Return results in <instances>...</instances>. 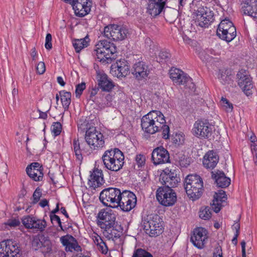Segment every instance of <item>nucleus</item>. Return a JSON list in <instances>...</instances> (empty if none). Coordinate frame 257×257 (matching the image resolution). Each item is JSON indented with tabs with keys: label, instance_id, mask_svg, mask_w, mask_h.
<instances>
[{
	"label": "nucleus",
	"instance_id": "69168bd1",
	"mask_svg": "<svg viewBox=\"0 0 257 257\" xmlns=\"http://www.w3.org/2000/svg\"><path fill=\"white\" fill-rule=\"evenodd\" d=\"M213 257H223L221 247L219 246L216 248L215 251L213 253Z\"/></svg>",
	"mask_w": 257,
	"mask_h": 257
},
{
	"label": "nucleus",
	"instance_id": "5701e85b",
	"mask_svg": "<svg viewBox=\"0 0 257 257\" xmlns=\"http://www.w3.org/2000/svg\"><path fill=\"white\" fill-rule=\"evenodd\" d=\"M122 230V227L117 222L103 229L102 233L108 240L115 241L121 236Z\"/></svg>",
	"mask_w": 257,
	"mask_h": 257
},
{
	"label": "nucleus",
	"instance_id": "680f3d73",
	"mask_svg": "<svg viewBox=\"0 0 257 257\" xmlns=\"http://www.w3.org/2000/svg\"><path fill=\"white\" fill-rule=\"evenodd\" d=\"M71 3H75L77 4H80L82 5H89L91 6V2L90 0H72Z\"/></svg>",
	"mask_w": 257,
	"mask_h": 257
},
{
	"label": "nucleus",
	"instance_id": "49530a36",
	"mask_svg": "<svg viewBox=\"0 0 257 257\" xmlns=\"http://www.w3.org/2000/svg\"><path fill=\"white\" fill-rule=\"evenodd\" d=\"M34 220H35V217L27 216L22 219V223L26 228L31 229Z\"/></svg>",
	"mask_w": 257,
	"mask_h": 257
},
{
	"label": "nucleus",
	"instance_id": "393cba45",
	"mask_svg": "<svg viewBox=\"0 0 257 257\" xmlns=\"http://www.w3.org/2000/svg\"><path fill=\"white\" fill-rule=\"evenodd\" d=\"M104 183L102 171L94 168L91 172L88 180V184L93 189L99 187Z\"/></svg>",
	"mask_w": 257,
	"mask_h": 257
},
{
	"label": "nucleus",
	"instance_id": "20e7f679",
	"mask_svg": "<svg viewBox=\"0 0 257 257\" xmlns=\"http://www.w3.org/2000/svg\"><path fill=\"white\" fill-rule=\"evenodd\" d=\"M203 182L197 174L188 175L185 179L184 188L188 197L193 201L199 199L203 193Z\"/></svg>",
	"mask_w": 257,
	"mask_h": 257
},
{
	"label": "nucleus",
	"instance_id": "338daca9",
	"mask_svg": "<svg viewBox=\"0 0 257 257\" xmlns=\"http://www.w3.org/2000/svg\"><path fill=\"white\" fill-rule=\"evenodd\" d=\"M105 98L106 100V103L105 104V106L107 107L110 106L112 105L111 102L112 100V96L108 94L105 96Z\"/></svg>",
	"mask_w": 257,
	"mask_h": 257
},
{
	"label": "nucleus",
	"instance_id": "f257e3e1",
	"mask_svg": "<svg viewBox=\"0 0 257 257\" xmlns=\"http://www.w3.org/2000/svg\"><path fill=\"white\" fill-rule=\"evenodd\" d=\"M101 159L105 168L114 172H117L122 169L124 163V155L118 148L105 151Z\"/></svg>",
	"mask_w": 257,
	"mask_h": 257
},
{
	"label": "nucleus",
	"instance_id": "6e6d98bb",
	"mask_svg": "<svg viewBox=\"0 0 257 257\" xmlns=\"http://www.w3.org/2000/svg\"><path fill=\"white\" fill-rule=\"evenodd\" d=\"M159 57L161 62H167L170 59L171 54L166 51H161L159 54Z\"/></svg>",
	"mask_w": 257,
	"mask_h": 257
},
{
	"label": "nucleus",
	"instance_id": "58836bf2",
	"mask_svg": "<svg viewBox=\"0 0 257 257\" xmlns=\"http://www.w3.org/2000/svg\"><path fill=\"white\" fill-rule=\"evenodd\" d=\"M42 241V247L43 251L45 252H50L52 250V243L48 237L43 235Z\"/></svg>",
	"mask_w": 257,
	"mask_h": 257
},
{
	"label": "nucleus",
	"instance_id": "1a4fd4ad",
	"mask_svg": "<svg viewBox=\"0 0 257 257\" xmlns=\"http://www.w3.org/2000/svg\"><path fill=\"white\" fill-rule=\"evenodd\" d=\"M214 13L209 8L200 7L196 12L195 23L202 28H207L214 21Z\"/></svg>",
	"mask_w": 257,
	"mask_h": 257
},
{
	"label": "nucleus",
	"instance_id": "ddd939ff",
	"mask_svg": "<svg viewBox=\"0 0 257 257\" xmlns=\"http://www.w3.org/2000/svg\"><path fill=\"white\" fill-rule=\"evenodd\" d=\"M118 207L125 212H128L133 209L137 204V197L135 194L128 190H122V194Z\"/></svg>",
	"mask_w": 257,
	"mask_h": 257
},
{
	"label": "nucleus",
	"instance_id": "2f4dec72",
	"mask_svg": "<svg viewBox=\"0 0 257 257\" xmlns=\"http://www.w3.org/2000/svg\"><path fill=\"white\" fill-rule=\"evenodd\" d=\"M243 5L242 9L244 13L254 18H257V1H245Z\"/></svg>",
	"mask_w": 257,
	"mask_h": 257
},
{
	"label": "nucleus",
	"instance_id": "9b49d317",
	"mask_svg": "<svg viewBox=\"0 0 257 257\" xmlns=\"http://www.w3.org/2000/svg\"><path fill=\"white\" fill-rule=\"evenodd\" d=\"M192 133L200 139H208L212 134L211 126L206 120H198L194 123Z\"/></svg>",
	"mask_w": 257,
	"mask_h": 257
},
{
	"label": "nucleus",
	"instance_id": "37998d69",
	"mask_svg": "<svg viewBox=\"0 0 257 257\" xmlns=\"http://www.w3.org/2000/svg\"><path fill=\"white\" fill-rule=\"evenodd\" d=\"M42 236L43 235H37L33 237L32 245L35 250H38L41 248L42 245V241L43 240Z\"/></svg>",
	"mask_w": 257,
	"mask_h": 257
},
{
	"label": "nucleus",
	"instance_id": "09e8293b",
	"mask_svg": "<svg viewBox=\"0 0 257 257\" xmlns=\"http://www.w3.org/2000/svg\"><path fill=\"white\" fill-rule=\"evenodd\" d=\"M51 130L55 136L59 135L62 131V125L59 122H55L52 125Z\"/></svg>",
	"mask_w": 257,
	"mask_h": 257
},
{
	"label": "nucleus",
	"instance_id": "a18cd8bd",
	"mask_svg": "<svg viewBox=\"0 0 257 257\" xmlns=\"http://www.w3.org/2000/svg\"><path fill=\"white\" fill-rule=\"evenodd\" d=\"M132 257H153L152 254L142 248L136 249Z\"/></svg>",
	"mask_w": 257,
	"mask_h": 257
},
{
	"label": "nucleus",
	"instance_id": "4d7b16f0",
	"mask_svg": "<svg viewBox=\"0 0 257 257\" xmlns=\"http://www.w3.org/2000/svg\"><path fill=\"white\" fill-rule=\"evenodd\" d=\"M50 220L51 222L53 224L54 222H56L58 223V226L60 227V230L62 231H64V229L62 225V222L61 221V219L60 217L57 215H50Z\"/></svg>",
	"mask_w": 257,
	"mask_h": 257
},
{
	"label": "nucleus",
	"instance_id": "6ab92c4d",
	"mask_svg": "<svg viewBox=\"0 0 257 257\" xmlns=\"http://www.w3.org/2000/svg\"><path fill=\"white\" fill-rule=\"evenodd\" d=\"M150 73L149 66L143 61H139L134 64L132 74L138 80L146 79Z\"/></svg>",
	"mask_w": 257,
	"mask_h": 257
},
{
	"label": "nucleus",
	"instance_id": "8fccbe9b",
	"mask_svg": "<svg viewBox=\"0 0 257 257\" xmlns=\"http://www.w3.org/2000/svg\"><path fill=\"white\" fill-rule=\"evenodd\" d=\"M135 161L138 168L142 167L145 164L146 157L145 155L142 154L137 155L136 156Z\"/></svg>",
	"mask_w": 257,
	"mask_h": 257
},
{
	"label": "nucleus",
	"instance_id": "473e14b6",
	"mask_svg": "<svg viewBox=\"0 0 257 257\" xmlns=\"http://www.w3.org/2000/svg\"><path fill=\"white\" fill-rule=\"evenodd\" d=\"M76 16L83 17L87 15L90 11V4L89 5H82L75 3H71Z\"/></svg>",
	"mask_w": 257,
	"mask_h": 257
},
{
	"label": "nucleus",
	"instance_id": "f704fd0d",
	"mask_svg": "<svg viewBox=\"0 0 257 257\" xmlns=\"http://www.w3.org/2000/svg\"><path fill=\"white\" fill-rule=\"evenodd\" d=\"M61 97V102L64 108L66 110L69 108L71 101V93L65 90H62L59 92Z\"/></svg>",
	"mask_w": 257,
	"mask_h": 257
},
{
	"label": "nucleus",
	"instance_id": "cd10ccee",
	"mask_svg": "<svg viewBox=\"0 0 257 257\" xmlns=\"http://www.w3.org/2000/svg\"><path fill=\"white\" fill-rule=\"evenodd\" d=\"M219 161V156L213 150L208 151L204 156L203 165L207 169H213Z\"/></svg>",
	"mask_w": 257,
	"mask_h": 257
},
{
	"label": "nucleus",
	"instance_id": "72a5a7b5",
	"mask_svg": "<svg viewBox=\"0 0 257 257\" xmlns=\"http://www.w3.org/2000/svg\"><path fill=\"white\" fill-rule=\"evenodd\" d=\"M211 177L214 180L216 186L221 188H225V174L223 171L217 170L211 172Z\"/></svg>",
	"mask_w": 257,
	"mask_h": 257
},
{
	"label": "nucleus",
	"instance_id": "412c9836",
	"mask_svg": "<svg viewBox=\"0 0 257 257\" xmlns=\"http://www.w3.org/2000/svg\"><path fill=\"white\" fill-rule=\"evenodd\" d=\"M170 77L174 83L179 85H187L191 82V78L179 69L171 68Z\"/></svg>",
	"mask_w": 257,
	"mask_h": 257
},
{
	"label": "nucleus",
	"instance_id": "f3484780",
	"mask_svg": "<svg viewBox=\"0 0 257 257\" xmlns=\"http://www.w3.org/2000/svg\"><path fill=\"white\" fill-rule=\"evenodd\" d=\"M207 230L203 227L194 229L193 234L191 237V241L194 246L198 248H202L207 239Z\"/></svg>",
	"mask_w": 257,
	"mask_h": 257
},
{
	"label": "nucleus",
	"instance_id": "7ed1b4c3",
	"mask_svg": "<svg viewBox=\"0 0 257 257\" xmlns=\"http://www.w3.org/2000/svg\"><path fill=\"white\" fill-rule=\"evenodd\" d=\"M116 47L113 43L107 40H100L95 45L92 54L97 56L98 60L102 63H110L114 59V54Z\"/></svg>",
	"mask_w": 257,
	"mask_h": 257
},
{
	"label": "nucleus",
	"instance_id": "e433bc0d",
	"mask_svg": "<svg viewBox=\"0 0 257 257\" xmlns=\"http://www.w3.org/2000/svg\"><path fill=\"white\" fill-rule=\"evenodd\" d=\"M175 160L178 162L182 167H187L190 165V161L188 158L186 157L184 154H176L174 156Z\"/></svg>",
	"mask_w": 257,
	"mask_h": 257
},
{
	"label": "nucleus",
	"instance_id": "dca6fc26",
	"mask_svg": "<svg viewBox=\"0 0 257 257\" xmlns=\"http://www.w3.org/2000/svg\"><path fill=\"white\" fill-rule=\"evenodd\" d=\"M152 161L155 165L170 162V155L168 151L163 147L154 149L152 153Z\"/></svg>",
	"mask_w": 257,
	"mask_h": 257
},
{
	"label": "nucleus",
	"instance_id": "0eeeda50",
	"mask_svg": "<svg viewBox=\"0 0 257 257\" xmlns=\"http://www.w3.org/2000/svg\"><path fill=\"white\" fill-rule=\"evenodd\" d=\"M156 198L164 206H173L177 201L176 192L168 186L159 187L156 191Z\"/></svg>",
	"mask_w": 257,
	"mask_h": 257
},
{
	"label": "nucleus",
	"instance_id": "0e129e2a",
	"mask_svg": "<svg viewBox=\"0 0 257 257\" xmlns=\"http://www.w3.org/2000/svg\"><path fill=\"white\" fill-rule=\"evenodd\" d=\"M251 151L253 155V160L254 164L257 165V147L255 146L251 147Z\"/></svg>",
	"mask_w": 257,
	"mask_h": 257
},
{
	"label": "nucleus",
	"instance_id": "ea45409f",
	"mask_svg": "<svg viewBox=\"0 0 257 257\" xmlns=\"http://www.w3.org/2000/svg\"><path fill=\"white\" fill-rule=\"evenodd\" d=\"M211 210L209 206L202 207L199 211V217L204 220H209L211 217Z\"/></svg>",
	"mask_w": 257,
	"mask_h": 257
},
{
	"label": "nucleus",
	"instance_id": "052dcab7",
	"mask_svg": "<svg viewBox=\"0 0 257 257\" xmlns=\"http://www.w3.org/2000/svg\"><path fill=\"white\" fill-rule=\"evenodd\" d=\"M98 249L104 254H106L108 250V247L104 241L99 244L98 246Z\"/></svg>",
	"mask_w": 257,
	"mask_h": 257
},
{
	"label": "nucleus",
	"instance_id": "c85d7f7f",
	"mask_svg": "<svg viewBox=\"0 0 257 257\" xmlns=\"http://www.w3.org/2000/svg\"><path fill=\"white\" fill-rule=\"evenodd\" d=\"M236 36V28L233 23L226 18V42L227 45H229V49H233L236 44H230Z\"/></svg>",
	"mask_w": 257,
	"mask_h": 257
},
{
	"label": "nucleus",
	"instance_id": "a19ab883",
	"mask_svg": "<svg viewBox=\"0 0 257 257\" xmlns=\"http://www.w3.org/2000/svg\"><path fill=\"white\" fill-rule=\"evenodd\" d=\"M46 226L47 223L44 219L41 220L35 218V220L34 221V223L33 226H32L31 229H37L38 230L42 231L44 230Z\"/></svg>",
	"mask_w": 257,
	"mask_h": 257
},
{
	"label": "nucleus",
	"instance_id": "a211bd4d",
	"mask_svg": "<svg viewBox=\"0 0 257 257\" xmlns=\"http://www.w3.org/2000/svg\"><path fill=\"white\" fill-rule=\"evenodd\" d=\"M0 251H5L13 257H19L20 255V244L11 239L4 240L0 242Z\"/></svg>",
	"mask_w": 257,
	"mask_h": 257
},
{
	"label": "nucleus",
	"instance_id": "c9c22d12",
	"mask_svg": "<svg viewBox=\"0 0 257 257\" xmlns=\"http://www.w3.org/2000/svg\"><path fill=\"white\" fill-rule=\"evenodd\" d=\"M88 38L86 37L83 39L75 40L73 42V46L76 53H79L83 48L88 46L89 41Z\"/></svg>",
	"mask_w": 257,
	"mask_h": 257
},
{
	"label": "nucleus",
	"instance_id": "864d4df0",
	"mask_svg": "<svg viewBox=\"0 0 257 257\" xmlns=\"http://www.w3.org/2000/svg\"><path fill=\"white\" fill-rule=\"evenodd\" d=\"M42 196V191L39 187H37L33 194V204L37 203Z\"/></svg>",
	"mask_w": 257,
	"mask_h": 257
},
{
	"label": "nucleus",
	"instance_id": "de8ad7c7",
	"mask_svg": "<svg viewBox=\"0 0 257 257\" xmlns=\"http://www.w3.org/2000/svg\"><path fill=\"white\" fill-rule=\"evenodd\" d=\"M233 230H235V233L234 234V236L232 239V242L235 245H236L237 243V237L239 233V229H240V225L238 222H235L231 227Z\"/></svg>",
	"mask_w": 257,
	"mask_h": 257
},
{
	"label": "nucleus",
	"instance_id": "6e6552de",
	"mask_svg": "<svg viewBox=\"0 0 257 257\" xmlns=\"http://www.w3.org/2000/svg\"><path fill=\"white\" fill-rule=\"evenodd\" d=\"M103 135L97 131L95 127H89L86 131L85 139L91 149L98 150L102 148L104 145Z\"/></svg>",
	"mask_w": 257,
	"mask_h": 257
},
{
	"label": "nucleus",
	"instance_id": "4c0bfd02",
	"mask_svg": "<svg viewBox=\"0 0 257 257\" xmlns=\"http://www.w3.org/2000/svg\"><path fill=\"white\" fill-rule=\"evenodd\" d=\"M212 50L211 49H200L198 55L201 60L204 62H208L210 61L212 58V56L209 55V53L212 54Z\"/></svg>",
	"mask_w": 257,
	"mask_h": 257
},
{
	"label": "nucleus",
	"instance_id": "f8f14e48",
	"mask_svg": "<svg viewBox=\"0 0 257 257\" xmlns=\"http://www.w3.org/2000/svg\"><path fill=\"white\" fill-rule=\"evenodd\" d=\"M236 77L239 86L247 96H249L251 93L250 90L253 87L251 77L249 72L244 69H241L238 72Z\"/></svg>",
	"mask_w": 257,
	"mask_h": 257
},
{
	"label": "nucleus",
	"instance_id": "c03bdc74",
	"mask_svg": "<svg viewBox=\"0 0 257 257\" xmlns=\"http://www.w3.org/2000/svg\"><path fill=\"white\" fill-rule=\"evenodd\" d=\"M224 22H225V19L222 20L219 24L216 30V35L219 38L225 40V25Z\"/></svg>",
	"mask_w": 257,
	"mask_h": 257
},
{
	"label": "nucleus",
	"instance_id": "774afa93",
	"mask_svg": "<svg viewBox=\"0 0 257 257\" xmlns=\"http://www.w3.org/2000/svg\"><path fill=\"white\" fill-rule=\"evenodd\" d=\"M31 56L33 61H35L37 59L38 54L35 47L33 48L31 50Z\"/></svg>",
	"mask_w": 257,
	"mask_h": 257
},
{
	"label": "nucleus",
	"instance_id": "13d9d810",
	"mask_svg": "<svg viewBox=\"0 0 257 257\" xmlns=\"http://www.w3.org/2000/svg\"><path fill=\"white\" fill-rule=\"evenodd\" d=\"M51 41L52 35L48 33L46 36L45 47L46 49L48 50H51L52 48V44Z\"/></svg>",
	"mask_w": 257,
	"mask_h": 257
},
{
	"label": "nucleus",
	"instance_id": "a878e982",
	"mask_svg": "<svg viewBox=\"0 0 257 257\" xmlns=\"http://www.w3.org/2000/svg\"><path fill=\"white\" fill-rule=\"evenodd\" d=\"M96 79L99 87L103 91L109 92L114 86L112 81L103 72H97Z\"/></svg>",
	"mask_w": 257,
	"mask_h": 257
},
{
	"label": "nucleus",
	"instance_id": "b1692460",
	"mask_svg": "<svg viewBox=\"0 0 257 257\" xmlns=\"http://www.w3.org/2000/svg\"><path fill=\"white\" fill-rule=\"evenodd\" d=\"M60 241L65 247L66 251H79L81 250L80 246L78 244L76 239L71 235L67 234L60 237Z\"/></svg>",
	"mask_w": 257,
	"mask_h": 257
},
{
	"label": "nucleus",
	"instance_id": "79ce46f5",
	"mask_svg": "<svg viewBox=\"0 0 257 257\" xmlns=\"http://www.w3.org/2000/svg\"><path fill=\"white\" fill-rule=\"evenodd\" d=\"M148 113H151L152 114L151 116H152V117L155 119H157L158 121L161 122L162 124H166L165 116L161 111L158 110H152Z\"/></svg>",
	"mask_w": 257,
	"mask_h": 257
},
{
	"label": "nucleus",
	"instance_id": "e2e57ef3",
	"mask_svg": "<svg viewBox=\"0 0 257 257\" xmlns=\"http://www.w3.org/2000/svg\"><path fill=\"white\" fill-rule=\"evenodd\" d=\"M226 112H229L231 113V115H232L231 113L233 109V105L230 103L228 100L226 99Z\"/></svg>",
	"mask_w": 257,
	"mask_h": 257
},
{
	"label": "nucleus",
	"instance_id": "423d86ee",
	"mask_svg": "<svg viewBox=\"0 0 257 257\" xmlns=\"http://www.w3.org/2000/svg\"><path fill=\"white\" fill-rule=\"evenodd\" d=\"M122 191L116 188L109 187L103 189L100 193L99 199L106 206L117 207L120 203Z\"/></svg>",
	"mask_w": 257,
	"mask_h": 257
},
{
	"label": "nucleus",
	"instance_id": "603ef678",
	"mask_svg": "<svg viewBox=\"0 0 257 257\" xmlns=\"http://www.w3.org/2000/svg\"><path fill=\"white\" fill-rule=\"evenodd\" d=\"M86 88L85 82H81L76 86L75 95L76 97H79L82 93L83 91Z\"/></svg>",
	"mask_w": 257,
	"mask_h": 257
},
{
	"label": "nucleus",
	"instance_id": "5fc2aeb1",
	"mask_svg": "<svg viewBox=\"0 0 257 257\" xmlns=\"http://www.w3.org/2000/svg\"><path fill=\"white\" fill-rule=\"evenodd\" d=\"M5 224L6 226H10V227H15L19 226L20 224V221L18 219L11 218L8 219L7 221L5 223Z\"/></svg>",
	"mask_w": 257,
	"mask_h": 257
},
{
	"label": "nucleus",
	"instance_id": "4be33fe9",
	"mask_svg": "<svg viewBox=\"0 0 257 257\" xmlns=\"http://www.w3.org/2000/svg\"><path fill=\"white\" fill-rule=\"evenodd\" d=\"M28 175L35 181L42 180L43 168L40 163L34 162L28 165L26 169Z\"/></svg>",
	"mask_w": 257,
	"mask_h": 257
},
{
	"label": "nucleus",
	"instance_id": "bf43d9fd",
	"mask_svg": "<svg viewBox=\"0 0 257 257\" xmlns=\"http://www.w3.org/2000/svg\"><path fill=\"white\" fill-rule=\"evenodd\" d=\"M37 73L39 74H43L46 71L45 64L43 62H40L36 66Z\"/></svg>",
	"mask_w": 257,
	"mask_h": 257
},
{
	"label": "nucleus",
	"instance_id": "39448f33",
	"mask_svg": "<svg viewBox=\"0 0 257 257\" xmlns=\"http://www.w3.org/2000/svg\"><path fill=\"white\" fill-rule=\"evenodd\" d=\"M145 232L150 236H157L163 231L162 221L157 214H151L144 217L142 220Z\"/></svg>",
	"mask_w": 257,
	"mask_h": 257
},
{
	"label": "nucleus",
	"instance_id": "9d476101",
	"mask_svg": "<svg viewBox=\"0 0 257 257\" xmlns=\"http://www.w3.org/2000/svg\"><path fill=\"white\" fill-rule=\"evenodd\" d=\"M128 33L127 29L120 25L112 24L104 28V35L108 39L113 41H121L124 40Z\"/></svg>",
	"mask_w": 257,
	"mask_h": 257
},
{
	"label": "nucleus",
	"instance_id": "7c9ffc66",
	"mask_svg": "<svg viewBox=\"0 0 257 257\" xmlns=\"http://www.w3.org/2000/svg\"><path fill=\"white\" fill-rule=\"evenodd\" d=\"M224 198L225 191L224 190H220L215 193L212 203H210L212 209L215 212L217 213L220 210Z\"/></svg>",
	"mask_w": 257,
	"mask_h": 257
},
{
	"label": "nucleus",
	"instance_id": "2eb2a0df",
	"mask_svg": "<svg viewBox=\"0 0 257 257\" xmlns=\"http://www.w3.org/2000/svg\"><path fill=\"white\" fill-rule=\"evenodd\" d=\"M97 218V224L102 230L117 223L115 215L111 210H101L98 213Z\"/></svg>",
	"mask_w": 257,
	"mask_h": 257
},
{
	"label": "nucleus",
	"instance_id": "bb28decb",
	"mask_svg": "<svg viewBox=\"0 0 257 257\" xmlns=\"http://www.w3.org/2000/svg\"><path fill=\"white\" fill-rule=\"evenodd\" d=\"M166 5V1L150 0L147 7V12L155 17L163 12Z\"/></svg>",
	"mask_w": 257,
	"mask_h": 257
},
{
	"label": "nucleus",
	"instance_id": "3c124183",
	"mask_svg": "<svg viewBox=\"0 0 257 257\" xmlns=\"http://www.w3.org/2000/svg\"><path fill=\"white\" fill-rule=\"evenodd\" d=\"M88 124L87 121L80 120L77 124L78 131L81 133H86V131L88 130Z\"/></svg>",
	"mask_w": 257,
	"mask_h": 257
},
{
	"label": "nucleus",
	"instance_id": "4468645a",
	"mask_svg": "<svg viewBox=\"0 0 257 257\" xmlns=\"http://www.w3.org/2000/svg\"><path fill=\"white\" fill-rule=\"evenodd\" d=\"M177 171L175 169L166 168L160 176V181L164 185L173 188L176 186L179 182V178L177 177Z\"/></svg>",
	"mask_w": 257,
	"mask_h": 257
},
{
	"label": "nucleus",
	"instance_id": "f03ea898",
	"mask_svg": "<svg viewBox=\"0 0 257 257\" xmlns=\"http://www.w3.org/2000/svg\"><path fill=\"white\" fill-rule=\"evenodd\" d=\"M151 113H147L141 119V126L146 133L154 134L157 132H162V138L165 140L169 139L170 128L167 124H162L158 119H154L151 116Z\"/></svg>",
	"mask_w": 257,
	"mask_h": 257
},
{
	"label": "nucleus",
	"instance_id": "c756f323",
	"mask_svg": "<svg viewBox=\"0 0 257 257\" xmlns=\"http://www.w3.org/2000/svg\"><path fill=\"white\" fill-rule=\"evenodd\" d=\"M86 145L84 141L80 142L78 139H74L73 140L71 148L73 151L76 159L80 163L83 160V151L84 146Z\"/></svg>",
	"mask_w": 257,
	"mask_h": 257
},
{
	"label": "nucleus",
	"instance_id": "aec40b11",
	"mask_svg": "<svg viewBox=\"0 0 257 257\" xmlns=\"http://www.w3.org/2000/svg\"><path fill=\"white\" fill-rule=\"evenodd\" d=\"M111 71L114 72L113 74L117 78L124 77L129 73L128 63L125 59L117 60L111 65Z\"/></svg>",
	"mask_w": 257,
	"mask_h": 257
}]
</instances>
